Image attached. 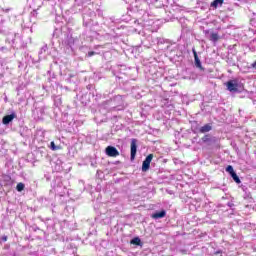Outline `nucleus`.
Returning a JSON list of instances; mask_svg holds the SVG:
<instances>
[{
	"instance_id": "obj_1",
	"label": "nucleus",
	"mask_w": 256,
	"mask_h": 256,
	"mask_svg": "<svg viewBox=\"0 0 256 256\" xmlns=\"http://www.w3.org/2000/svg\"><path fill=\"white\" fill-rule=\"evenodd\" d=\"M230 93H241L243 91V83L239 79H232L225 83Z\"/></svg>"
},
{
	"instance_id": "obj_2",
	"label": "nucleus",
	"mask_w": 256,
	"mask_h": 256,
	"mask_svg": "<svg viewBox=\"0 0 256 256\" xmlns=\"http://www.w3.org/2000/svg\"><path fill=\"white\" fill-rule=\"evenodd\" d=\"M202 142H204L207 147H210V149L219 148V138L211 136V134L204 135Z\"/></svg>"
},
{
	"instance_id": "obj_3",
	"label": "nucleus",
	"mask_w": 256,
	"mask_h": 256,
	"mask_svg": "<svg viewBox=\"0 0 256 256\" xmlns=\"http://www.w3.org/2000/svg\"><path fill=\"white\" fill-rule=\"evenodd\" d=\"M151 161H153V154H149L143 161L142 163L143 173H146V171H149V168L151 167Z\"/></svg>"
},
{
	"instance_id": "obj_4",
	"label": "nucleus",
	"mask_w": 256,
	"mask_h": 256,
	"mask_svg": "<svg viewBox=\"0 0 256 256\" xmlns=\"http://www.w3.org/2000/svg\"><path fill=\"white\" fill-rule=\"evenodd\" d=\"M136 155H137V139L133 138L131 140V150H130L131 161L135 160Z\"/></svg>"
},
{
	"instance_id": "obj_5",
	"label": "nucleus",
	"mask_w": 256,
	"mask_h": 256,
	"mask_svg": "<svg viewBox=\"0 0 256 256\" xmlns=\"http://www.w3.org/2000/svg\"><path fill=\"white\" fill-rule=\"evenodd\" d=\"M105 153L108 157H119V150L115 146L106 147Z\"/></svg>"
},
{
	"instance_id": "obj_6",
	"label": "nucleus",
	"mask_w": 256,
	"mask_h": 256,
	"mask_svg": "<svg viewBox=\"0 0 256 256\" xmlns=\"http://www.w3.org/2000/svg\"><path fill=\"white\" fill-rule=\"evenodd\" d=\"M33 113L35 117H37V119H43V116L45 115V106L44 105L36 106Z\"/></svg>"
},
{
	"instance_id": "obj_7",
	"label": "nucleus",
	"mask_w": 256,
	"mask_h": 256,
	"mask_svg": "<svg viewBox=\"0 0 256 256\" xmlns=\"http://www.w3.org/2000/svg\"><path fill=\"white\" fill-rule=\"evenodd\" d=\"M17 114L15 112H12L10 115H6L2 119L3 125H9L13 121V119H16Z\"/></svg>"
},
{
	"instance_id": "obj_8",
	"label": "nucleus",
	"mask_w": 256,
	"mask_h": 256,
	"mask_svg": "<svg viewBox=\"0 0 256 256\" xmlns=\"http://www.w3.org/2000/svg\"><path fill=\"white\" fill-rule=\"evenodd\" d=\"M192 53L194 55L195 67H197V69H203V66L201 65V60L199 59V56L197 55V51H195V49H193Z\"/></svg>"
},
{
	"instance_id": "obj_9",
	"label": "nucleus",
	"mask_w": 256,
	"mask_h": 256,
	"mask_svg": "<svg viewBox=\"0 0 256 256\" xmlns=\"http://www.w3.org/2000/svg\"><path fill=\"white\" fill-rule=\"evenodd\" d=\"M64 43L68 47H73V45H75V38L71 35H67V37L64 40Z\"/></svg>"
},
{
	"instance_id": "obj_10",
	"label": "nucleus",
	"mask_w": 256,
	"mask_h": 256,
	"mask_svg": "<svg viewBox=\"0 0 256 256\" xmlns=\"http://www.w3.org/2000/svg\"><path fill=\"white\" fill-rule=\"evenodd\" d=\"M213 129V126L211 124H205L204 126L200 127L198 131L200 133H209Z\"/></svg>"
},
{
	"instance_id": "obj_11",
	"label": "nucleus",
	"mask_w": 256,
	"mask_h": 256,
	"mask_svg": "<svg viewBox=\"0 0 256 256\" xmlns=\"http://www.w3.org/2000/svg\"><path fill=\"white\" fill-rule=\"evenodd\" d=\"M165 215H167V212L165 210H162L160 212H156L152 215L153 219H163V217H165Z\"/></svg>"
},
{
	"instance_id": "obj_12",
	"label": "nucleus",
	"mask_w": 256,
	"mask_h": 256,
	"mask_svg": "<svg viewBox=\"0 0 256 256\" xmlns=\"http://www.w3.org/2000/svg\"><path fill=\"white\" fill-rule=\"evenodd\" d=\"M49 48L47 47V44H45L44 46L41 47L40 51H39V58L40 59H44L45 54L47 53V50Z\"/></svg>"
},
{
	"instance_id": "obj_13",
	"label": "nucleus",
	"mask_w": 256,
	"mask_h": 256,
	"mask_svg": "<svg viewBox=\"0 0 256 256\" xmlns=\"http://www.w3.org/2000/svg\"><path fill=\"white\" fill-rule=\"evenodd\" d=\"M210 41H213V43H217V41H219V34L211 33L210 34Z\"/></svg>"
},
{
	"instance_id": "obj_14",
	"label": "nucleus",
	"mask_w": 256,
	"mask_h": 256,
	"mask_svg": "<svg viewBox=\"0 0 256 256\" xmlns=\"http://www.w3.org/2000/svg\"><path fill=\"white\" fill-rule=\"evenodd\" d=\"M230 177H232L233 181H235V183H237L238 185L239 183H241V179L239 178L236 172L230 174Z\"/></svg>"
},
{
	"instance_id": "obj_15",
	"label": "nucleus",
	"mask_w": 256,
	"mask_h": 256,
	"mask_svg": "<svg viewBox=\"0 0 256 256\" xmlns=\"http://www.w3.org/2000/svg\"><path fill=\"white\" fill-rule=\"evenodd\" d=\"M219 5H223V0H214L211 3V7H214L215 9H217V7H219Z\"/></svg>"
},
{
	"instance_id": "obj_16",
	"label": "nucleus",
	"mask_w": 256,
	"mask_h": 256,
	"mask_svg": "<svg viewBox=\"0 0 256 256\" xmlns=\"http://www.w3.org/2000/svg\"><path fill=\"white\" fill-rule=\"evenodd\" d=\"M131 245H141V238L140 237H135L130 241Z\"/></svg>"
},
{
	"instance_id": "obj_17",
	"label": "nucleus",
	"mask_w": 256,
	"mask_h": 256,
	"mask_svg": "<svg viewBox=\"0 0 256 256\" xmlns=\"http://www.w3.org/2000/svg\"><path fill=\"white\" fill-rule=\"evenodd\" d=\"M61 103H62V101H61V96H56V97H54V105H55L56 107H61Z\"/></svg>"
},
{
	"instance_id": "obj_18",
	"label": "nucleus",
	"mask_w": 256,
	"mask_h": 256,
	"mask_svg": "<svg viewBox=\"0 0 256 256\" xmlns=\"http://www.w3.org/2000/svg\"><path fill=\"white\" fill-rule=\"evenodd\" d=\"M50 149H51L52 151H59V149H61V147L55 145V142L52 141V142L50 143Z\"/></svg>"
},
{
	"instance_id": "obj_19",
	"label": "nucleus",
	"mask_w": 256,
	"mask_h": 256,
	"mask_svg": "<svg viewBox=\"0 0 256 256\" xmlns=\"http://www.w3.org/2000/svg\"><path fill=\"white\" fill-rule=\"evenodd\" d=\"M227 63H228V65H230V67H235L237 65V62H235V60H233V58H228Z\"/></svg>"
},
{
	"instance_id": "obj_20",
	"label": "nucleus",
	"mask_w": 256,
	"mask_h": 256,
	"mask_svg": "<svg viewBox=\"0 0 256 256\" xmlns=\"http://www.w3.org/2000/svg\"><path fill=\"white\" fill-rule=\"evenodd\" d=\"M17 191H19V193H21V191H23L25 189V184L23 183H18L16 186Z\"/></svg>"
},
{
	"instance_id": "obj_21",
	"label": "nucleus",
	"mask_w": 256,
	"mask_h": 256,
	"mask_svg": "<svg viewBox=\"0 0 256 256\" xmlns=\"http://www.w3.org/2000/svg\"><path fill=\"white\" fill-rule=\"evenodd\" d=\"M226 172L229 173V175H233V173H235V170L233 169V166L228 165L226 167Z\"/></svg>"
},
{
	"instance_id": "obj_22",
	"label": "nucleus",
	"mask_w": 256,
	"mask_h": 256,
	"mask_svg": "<svg viewBox=\"0 0 256 256\" xmlns=\"http://www.w3.org/2000/svg\"><path fill=\"white\" fill-rule=\"evenodd\" d=\"M93 55H97V52L90 51V52H88L87 57H93Z\"/></svg>"
},
{
	"instance_id": "obj_23",
	"label": "nucleus",
	"mask_w": 256,
	"mask_h": 256,
	"mask_svg": "<svg viewBox=\"0 0 256 256\" xmlns=\"http://www.w3.org/2000/svg\"><path fill=\"white\" fill-rule=\"evenodd\" d=\"M7 239H8V237L5 235L1 237V241H3L4 243H5V241H7Z\"/></svg>"
},
{
	"instance_id": "obj_24",
	"label": "nucleus",
	"mask_w": 256,
	"mask_h": 256,
	"mask_svg": "<svg viewBox=\"0 0 256 256\" xmlns=\"http://www.w3.org/2000/svg\"><path fill=\"white\" fill-rule=\"evenodd\" d=\"M234 205H235V204H233V202H228V203H227V206H228V207H234Z\"/></svg>"
},
{
	"instance_id": "obj_25",
	"label": "nucleus",
	"mask_w": 256,
	"mask_h": 256,
	"mask_svg": "<svg viewBox=\"0 0 256 256\" xmlns=\"http://www.w3.org/2000/svg\"><path fill=\"white\" fill-rule=\"evenodd\" d=\"M134 23H137V25H140L141 27H143V25H141L138 20H136Z\"/></svg>"
},
{
	"instance_id": "obj_26",
	"label": "nucleus",
	"mask_w": 256,
	"mask_h": 256,
	"mask_svg": "<svg viewBox=\"0 0 256 256\" xmlns=\"http://www.w3.org/2000/svg\"><path fill=\"white\" fill-rule=\"evenodd\" d=\"M10 11H11V9H9V8L5 10L6 13H9Z\"/></svg>"
}]
</instances>
